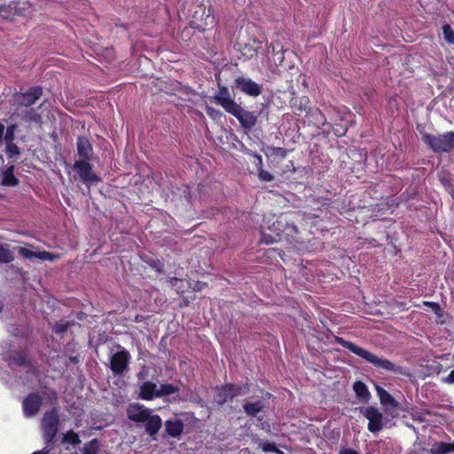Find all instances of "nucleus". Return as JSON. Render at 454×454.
Instances as JSON below:
<instances>
[{
	"label": "nucleus",
	"instance_id": "obj_1",
	"mask_svg": "<svg viewBox=\"0 0 454 454\" xmlns=\"http://www.w3.org/2000/svg\"><path fill=\"white\" fill-rule=\"evenodd\" d=\"M299 218L298 212H284L269 219V232L262 231L261 242L266 245L286 241L295 247L300 239V231L295 223Z\"/></svg>",
	"mask_w": 454,
	"mask_h": 454
},
{
	"label": "nucleus",
	"instance_id": "obj_2",
	"mask_svg": "<svg viewBox=\"0 0 454 454\" xmlns=\"http://www.w3.org/2000/svg\"><path fill=\"white\" fill-rule=\"evenodd\" d=\"M333 342L348 348L350 352L364 358L378 369L390 372L395 375H402L406 377L411 376V372L408 368L397 365L386 358L379 357L368 350L356 345L355 343L346 340L342 337L334 336Z\"/></svg>",
	"mask_w": 454,
	"mask_h": 454
},
{
	"label": "nucleus",
	"instance_id": "obj_3",
	"mask_svg": "<svg viewBox=\"0 0 454 454\" xmlns=\"http://www.w3.org/2000/svg\"><path fill=\"white\" fill-rule=\"evenodd\" d=\"M127 417L135 423H142L145 432L152 440H157V434L162 427L163 422L160 415L154 414L153 410L139 403H130L127 408Z\"/></svg>",
	"mask_w": 454,
	"mask_h": 454
},
{
	"label": "nucleus",
	"instance_id": "obj_4",
	"mask_svg": "<svg viewBox=\"0 0 454 454\" xmlns=\"http://www.w3.org/2000/svg\"><path fill=\"white\" fill-rule=\"evenodd\" d=\"M423 142L435 153H450L454 150V131L442 134H423Z\"/></svg>",
	"mask_w": 454,
	"mask_h": 454
},
{
	"label": "nucleus",
	"instance_id": "obj_5",
	"mask_svg": "<svg viewBox=\"0 0 454 454\" xmlns=\"http://www.w3.org/2000/svg\"><path fill=\"white\" fill-rule=\"evenodd\" d=\"M59 415L57 407L46 411L41 420L42 435L47 446H51L59 432Z\"/></svg>",
	"mask_w": 454,
	"mask_h": 454
},
{
	"label": "nucleus",
	"instance_id": "obj_6",
	"mask_svg": "<svg viewBox=\"0 0 454 454\" xmlns=\"http://www.w3.org/2000/svg\"><path fill=\"white\" fill-rule=\"evenodd\" d=\"M216 23L215 17L211 8H207L204 4L197 5L194 10L190 26L200 32H205L213 27Z\"/></svg>",
	"mask_w": 454,
	"mask_h": 454
},
{
	"label": "nucleus",
	"instance_id": "obj_7",
	"mask_svg": "<svg viewBox=\"0 0 454 454\" xmlns=\"http://www.w3.org/2000/svg\"><path fill=\"white\" fill-rule=\"evenodd\" d=\"M361 413L368 420L367 429L369 432L376 434L382 430L385 419L378 408L374 406L363 407Z\"/></svg>",
	"mask_w": 454,
	"mask_h": 454
},
{
	"label": "nucleus",
	"instance_id": "obj_8",
	"mask_svg": "<svg viewBox=\"0 0 454 454\" xmlns=\"http://www.w3.org/2000/svg\"><path fill=\"white\" fill-rule=\"evenodd\" d=\"M118 348L120 350L110 357V369L114 375H121L127 372L131 359V355L127 349L120 345Z\"/></svg>",
	"mask_w": 454,
	"mask_h": 454
},
{
	"label": "nucleus",
	"instance_id": "obj_9",
	"mask_svg": "<svg viewBox=\"0 0 454 454\" xmlns=\"http://www.w3.org/2000/svg\"><path fill=\"white\" fill-rule=\"evenodd\" d=\"M90 160H78L74 163V169L79 175L81 180L90 185L97 184L101 181L100 177L93 171Z\"/></svg>",
	"mask_w": 454,
	"mask_h": 454
},
{
	"label": "nucleus",
	"instance_id": "obj_10",
	"mask_svg": "<svg viewBox=\"0 0 454 454\" xmlns=\"http://www.w3.org/2000/svg\"><path fill=\"white\" fill-rule=\"evenodd\" d=\"M229 114L233 115L239 121L240 126L247 131H250L257 122L258 114L244 109L239 104Z\"/></svg>",
	"mask_w": 454,
	"mask_h": 454
},
{
	"label": "nucleus",
	"instance_id": "obj_11",
	"mask_svg": "<svg viewBox=\"0 0 454 454\" xmlns=\"http://www.w3.org/2000/svg\"><path fill=\"white\" fill-rule=\"evenodd\" d=\"M234 88L239 91L250 96L258 97L262 92V85L254 82L249 77L238 76L234 80Z\"/></svg>",
	"mask_w": 454,
	"mask_h": 454
},
{
	"label": "nucleus",
	"instance_id": "obj_12",
	"mask_svg": "<svg viewBox=\"0 0 454 454\" xmlns=\"http://www.w3.org/2000/svg\"><path fill=\"white\" fill-rule=\"evenodd\" d=\"M43 92L41 86H32L27 91L16 92L13 97L19 106L29 107L42 97Z\"/></svg>",
	"mask_w": 454,
	"mask_h": 454
},
{
	"label": "nucleus",
	"instance_id": "obj_13",
	"mask_svg": "<svg viewBox=\"0 0 454 454\" xmlns=\"http://www.w3.org/2000/svg\"><path fill=\"white\" fill-rule=\"evenodd\" d=\"M211 100L221 106L228 114L238 105L225 86H219L217 93L212 97Z\"/></svg>",
	"mask_w": 454,
	"mask_h": 454
},
{
	"label": "nucleus",
	"instance_id": "obj_14",
	"mask_svg": "<svg viewBox=\"0 0 454 454\" xmlns=\"http://www.w3.org/2000/svg\"><path fill=\"white\" fill-rule=\"evenodd\" d=\"M43 404V399L38 393L28 394L22 402V410L26 417H33L38 413Z\"/></svg>",
	"mask_w": 454,
	"mask_h": 454
},
{
	"label": "nucleus",
	"instance_id": "obj_15",
	"mask_svg": "<svg viewBox=\"0 0 454 454\" xmlns=\"http://www.w3.org/2000/svg\"><path fill=\"white\" fill-rule=\"evenodd\" d=\"M77 154L80 160H91L93 157V147L89 138L82 136L78 137L77 142Z\"/></svg>",
	"mask_w": 454,
	"mask_h": 454
},
{
	"label": "nucleus",
	"instance_id": "obj_16",
	"mask_svg": "<svg viewBox=\"0 0 454 454\" xmlns=\"http://www.w3.org/2000/svg\"><path fill=\"white\" fill-rule=\"evenodd\" d=\"M184 424L179 419H169L164 422L165 434L172 438H178L184 432Z\"/></svg>",
	"mask_w": 454,
	"mask_h": 454
},
{
	"label": "nucleus",
	"instance_id": "obj_17",
	"mask_svg": "<svg viewBox=\"0 0 454 454\" xmlns=\"http://www.w3.org/2000/svg\"><path fill=\"white\" fill-rule=\"evenodd\" d=\"M10 364L16 366H25L31 368L33 366L31 360L28 358L27 350L12 351L7 357Z\"/></svg>",
	"mask_w": 454,
	"mask_h": 454
},
{
	"label": "nucleus",
	"instance_id": "obj_18",
	"mask_svg": "<svg viewBox=\"0 0 454 454\" xmlns=\"http://www.w3.org/2000/svg\"><path fill=\"white\" fill-rule=\"evenodd\" d=\"M139 397L142 400L151 401L158 396V389L155 383L152 381L144 382L139 388Z\"/></svg>",
	"mask_w": 454,
	"mask_h": 454
},
{
	"label": "nucleus",
	"instance_id": "obj_19",
	"mask_svg": "<svg viewBox=\"0 0 454 454\" xmlns=\"http://www.w3.org/2000/svg\"><path fill=\"white\" fill-rule=\"evenodd\" d=\"M375 390L381 405L387 409L397 408L399 406V403L386 389L379 385H375Z\"/></svg>",
	"mask_w": 454,
	"mask_h": 454
},
{
	"label": "nucleus",
	"instance_id": "obj_20",
	"mask_svg": "<svg viewBox=\"0 0 454 454\" xmlns=\"http://www.w3.org/2000/svg\"><path fill=\"white\" fill-rule=\"evenodd\" d=\"M353 390L357 399L362 403H368L371 398V393L367 386L361 380H357L353 385Z\"/></svg>",
	"mask_w": 454,
	"mask_h": 454
},
{
	"label": "nucleus",
	"instance_id": "obj_21",
	"mask_svg": "<svg viewBox=\"0 0 454 454\" xmlns=\"http://www.w3.org/2000/svg\"><path fill=\"white\" fill-rule=\"evenodd\" d=\"M265 409V404L262 400H257L255 402H247L243 404L244 412L247 416L249 417H256L259 412L263 411Z\"/></svg>",
	"mask_w": 454,
	"mask_h": 454
},
{
	"label": "nucleus",
	"instance_id": "obj_22",
	"mask_svg": "<svg viewBox=\"0 0 454 454\" xmlns=\"http://www.w3.org/2000/svg\"><path fill=\"white\" fill-rule=\"evenodd\" d=\"M15 166L10 165L3 173V179L0 183L4 186H17L20 180L14 176Z\"/></svg>",
	"mask_w": 454,
	"mask_h": 454
},
{
	"label": "nucleus",
	"instance_id": "obj_23",
	"mask_svg": "<svg viewBox=\"0 0 454 454\" xmlns=\"http://www.w3.org/2000/svg\"><path fill=\"white\" fill-rule=\"evenodd\" d=\"M454 452V441L452 442H436L428 450L429 454H448Z\"/></svg>",
	"mask_w": 454,
	"mask_h": 454
},
{
	"label": "nucleus",
	"instance_id": "obj_24",
	"mask_svg": "<svg viewBox=\"0 0 454 454\" xmlns=\"http://www.w3.org/2000/svg\"><path fill=\"white\" fill-rule=\"evenodd\" d=\"M228 401H231V397L224 384L216 388V393L214 396V403L222 406Z\"/></svg>",
	"mask_w": 454,
	"mask_h": 454
},
{
	"label": "nucleus",
	"instance_id": "obj_25",
	"mask_svg": "<svg viewBox=\"0 0 454 454\" xmlns=\"http://www.w3.org/2000/svg\"><path fill=\"white\" fill-rule=\"evenodd\" d=\"M22 120L25 122H29V123L32 122V123L41 124L43 122L42 114H39L37 112V110H35V108H29L28 110H27L22 116Z\"/></svg>",
	"mask_w": 454,
	"mask_h": 454
},
{
	"label": "nucleus",
	"instance_id": "obj_26",
	"mask_svg": "<svg viewBox=\"0 0 454 454\" xmlns=\"http://www.w3.org/2000/svg\"><path fill=\"white\" fill-rule=\"evenodd\" d=\"M225 386L228 390L231 400H232L234 397L243 395L244 390L248 389L249 387L248 384L237 385L233 383H227L225 384Z\"/></svg>",
	"mask_w": 454,
	"mask_h": 454
},
{
	"label": "nucleus",
	"instance_id": "obj_27",
	"mask_svg": "<svg viewBox=\"0 0 454 454\" xmlns=\"http://www.w3.org/2000/svg\"><path fill=\"white\" fill-rule=\"evenodd\" d=\"M225 386L228 390L231 400H232L234 397L243 395L244 390L248 389L249 387L248 384L237 385L233 383H227L225 384Z\"/></svg>",
	"mask_w": 454,
	"mask_h": 454
},
{
	"label": "nucleus",
	"instance_id": "obj_28",
	"mask_svg": "<svg viewBox=\"0 0 454 454\" xmlns=\"http://www.w3.org/2000/svg\"><path fill=\"white\" fill-rule=\"evenodd\" d=\"M61 442L63 444H71L74 447L81 444V439L77 433L74 430H68L66 434H64Z\"/></svg>",
	"mask_w": 454,
	"mask_h": 454
},
{
	"label": "nucleus",
	"instance_id": "obj_29",
	"mask_svg": "<svg viewBox=\"0 0 454 454\" xmlns=\"http://www.w3.org/2000/svg\"><path fill=\"white\" fill-rule=\"evenodd\" d=\"M100 449V442L94 438L83 445L82 454H98Z\"/></svg>",
	"mask_w": 454,
	"mask_h": 454
},
{
	"label": "nucleus",
	"instance_id": "obj_30",
	"mask_svg": "<svg viewBox=\"0 0 454 454\" xmlns=\"http://www.w3.org/2000/svg\"><path fill=\"white\" fill-rule=\"evenodd\" d=\"M179 391V387L169 383L161 384L158 389V396L170 395Z\"/></svg>",
	"mask_w": 454,
	"mask_h": 454
},
{
	"label": "nucleus",
	"instance_id": "obj_31",
	"mask_svg": "<svg viewBox=\"0 0 454 454\" xmlns=\"http://www.w3.org/2000/svg\"><path fill=\"white\" fill-rule=\"evenodd\" d=\"M5 143H6L5 152H6L8 159H12L15 156H18L20 154V149L14 143V141H5Z\"/></svg>",
	"mask_w": 454,
	"mask_h": 454
},
{
	"label": "nucleus",
	"instance_id": "obj_32",
	"mask_svg": "<svg viewBox=\"0 0 454 454\" xmlns=\"http://www.w3.org/2000/svg\"><path fill=\"white\" fill-rule=\"evenodd\" d=\"M73 322L69 321H59L56 322L54 326L52 327V332L56 334L62 335L67 332L70 326L73 325Z\"/></svg>",
	"mask_w": 454,
	"mask_h": 454
},
{
	"label": "nucleus",
	"instance_id": "obj_33",
	"mask_svg": "<svg viewBox=\"0 0 454 454\" xmlns=\"http://www.w3.org/2000/svg\"><path fill=\"white\" fill-rule=\"evenodd\" d=\"M14 259L12 253L3 244H0V263H9Z\"/></svg>",
	"mask_w": 454,
	"mask_h": 454
},
{
	"label": "nucleus",
	"instance_id": "obj_34",
	"mask_svg": "<svg viewBox=\"0 0 454 454\" xmlns=\"http://www.w3.org/2000/svg\"><path fill=\"white\" fill-rule=\"evenodd\" d=\"M18 128L16 123H12L7 126L6 132L4 134V141H14L15 139V131Z\"/></svg>",
	"mask_w": 454,
	"mask_h": 454
},
{
	"label": "nucleus",
	"instance_id": "obj_35",
	"mask_svg": "<svg viewBox=\"0 0 454 454\" xmlns=\"http://www.w3.org/2000/svg\"><path fill=\"white\" fill-rule=\"evenodd\" d=\"M269 150L270 151L271 155L275 158L283 160L287 156V150L283 147L271 146Z\"/></svg>",
	"mask_w": 454,
	"mask_h": 454
},
{
	"label": "nucleus",
	"instance_id": "obj_36",
	"mask_svg": "<svg viewBox=\"0 0 454 454\" xmlns=\"http://www.w3.org/2000/svg\"><path fill=\"white\" fill-rule=\"evenodd\" d=\"M18 253L26 259L38 258V252H34L27 247H19Z\"/></svg>",
	"mask_w": 454,
	"mask_h": 454
},
{
	"label": "nucleus",
	"instance_id": "obj_37",
	"mask_svg": "<svg viewBox=\"0 0 454 454\" xmlns=\"http://www.w3.org/2000/svg\"><path fill=\"white\" fill-rule=\"evenodd\" d=\"M257 176L260 181L262 182H271L274 180V176L263 169V168L257 169Z\"/></svg>",
	"mask_w": 454,
	"mask_h": 454
},
{
	"label": "nucleus",
	"instance_id": "obj_38",
	"mask_svg": "<svg viewBox=\"0 0 454 454\" xmlns=\"http://www.w3.org/2000/svg\"><path fill=\"white\" fill-rule=\"evenodd\" d=\"M260 448L264 452H279L274 442H263L260 443Z\"/></svg>",
	"mask_w": 454,
	"mask_h": 454
},
{
	"label": "nucleus",
	"instance_id": "obj_39",
	"mask_svg": "<svg viewBox=\"0 0 454 454\" xmlns=\"http://www.w3.org/2000/svg\"><path fill=\"white\" fill-rule=\"evenodd\" d=\"M206 113L210 118L214 120H216L223 115V113L220 110L208 106L206 107Z\"/></svg>",
	"mask_w": 454,
	"mask_h": 454
},
{
	"label": "nucleus",
	"instance_id": "obj_40",
	"mask_svg": "<svg viewBox=\"0 0 454 454\" xmlns=\"http://www.w3.org/2000/svg\"><path fill=\"white\" fill-rule=\"evenodd\" d=\"M283 45L278 39L272 41L269 45V51L272 53L282 51Z\"/></svg>",
	"mask_w": 454,
	"mask_h": 454
},
{
	"label": "nucleus",
	"instance_id": "obj_41",
	"mask_svg": "<svg viewBox=\"0 0 454 454\" xmlns=\"http://www.w3.org/2000/svg\"><path fill=\"white\" fill-rule=\"evenodd\" d=\"M150 266L159 273H163L164 271V262L161 260H153L150 262Z\"/></svg>",
	"mask_w": 454,
	"mask_h": 454
},
{
	"label": "nucleus",
	"instance_id": "obj_42",
	"mask_svg": "<svg viewBox=\"0 0 454 454\" xmlns=\"http://www.w3.org/2000/svg\"><path fill=\"white\" fill-rule=\"evenodd\" d=\"M247 153V155L252 156L256 159L255 165H256L257 169L263 167L262 157L258 153L253 152V151H248Z\"/></svg>",
	"mask_w": 454,
	"mask_h": 454
},
{
	"label": "nucleus",
	"instance_id": "obj_43",
	"mask_svg": "<svg viewBox=\"0 0 454 454\" xmlns=\"http://www.w3.org/2000/svg\"><path fill=\"white\" fill-rule=\"evenodd\" d=\"M12 13V8L10 5L0 4V16L8 19Z\"/></svg>",
	"mask_w": 454,
	"mask_h": 454
},
{
	"label": "nucleus",
	"instance_id": "obj_44",
	"mask_svg": "<svg viewBox=\"0 0 454 454\" xmlns=\"http://www.w3.org/2000/svg\"><path fill=\"white\" fill-rule=\"evenodd\" d=\"M443 34H444V37L445 39L449 42V41H451V38H453L454 36V32L452 31L451 27L450 25H444L443 27Z\"/></svg>",
	"mask_w": 454,
	"mask_h": 454
},
{
	"label": "nucleus",
	"instance_id": "obj_45",
	"mask_svg": "<svg viewBox=\"0 0 454 454\" xmlns=\"http://www.w3.org/2000/svg\"><path fill=\"white\" fill-rule=\"evenodd\" d=\"M348 129L346 127H342L340 125H336L333 127V132L337 137H342L346 134Z\"/></svg>",
	"mask_w": 454,
	"mask_h": 454
},
{
	"label": "nucleus",
	"instance_id": "obj_46",
	"mask_svg": "<svg viewBox=\"0 0 454 454\" xmlns=\"http://www.w3.org/2000/svg\"><path fill=\"white\" fill-rule=\"evenodd\" d=\"M56 256L47 251L38 252V259L41 260H48V261H53Z\"/></svg>",
	"mask_w": 454,
	"mask_h": 454
},
{
	"label": "nucleus",
	"instance_id": "obj_47",
	"mask_svg": "<svg viewBox=\"0 0 454 454\" xmlns=\"http://www.w3.org/2000/svg\"><path fill=\"white\" fill-rule=\"evenodd\" d=\"M273 61L278 65H281L284 60V49L282 51L272 53Z\"/></svg>",
	"mask_w": 454,
	"mask_h": 454
},
{
	"label": "nucleus",
	"instance_id": "obj_48",
	"mask_svg": "<svg viewBox=\"0 0 454 454\" xmlns=\"http://www.w3.org/2000/svg\"><path fill=\"white\" fill-rule=\"evenodd\" d=\"M424 305L431 308L435 313H437L441 309V307H440L439 303H437V302L424 301Z\"/></svg>",
	"mask_w": 454,
	"mask_h": 454
},
{
	"label": "nucleus",
	"instance_id": "obj_49",
	"mask_svg": "<svg viewBox=\"0 0 454 454\" xmlns=\"http://www.w3.org/2000/svg\"><path fill=\"white\" fill-rule=\"evenodd\" d=\"M416 129L419 132L420 136H421V140L423 141V134H428L427 131H426V126L424 124H417L416 126Z\"/></svg>",
	"mask_w": 454,
	"mask_h": 454
},
{
	"label": "nucleus",
	"instance_id": "obj_50",
	"mask_svg": "<svg viewBox=\"0 0 454 454\" xmlns=\"http://www.w3.org/2000/svg\"><path fill=\"white\" fill-rule=\"evenodd\" d=\"M309 102V99L308 97H302L301 98V106L299 107V109L301 111L302 110H306V105Z\"/></svg>",
	"mask_w": 454,
	"mask_h": 454
},
{
	"label": "nucleus",
	"instance_id": "obj_51",
	"mask_svg": "<svg viewBox=\"0 0 454 454\" xmlns=\"http://www.w3.org/2000/svg\"><path fill=\"white\" fill-rule=\"evenodd\" d=\"M444 382H446L448 384H454V369L444 379Z\"/></svg>",
	"mask_w": 454,
	"mask_h": 454
},
{
	"label": "nucleus",
	"instance_id": "obj_52",
	"mask_svg": "<svg viewBox=\"0 0 454 454\" xmlns=\"http://www.w3.org/2000/svg\"><path fill=\"white\" fill-rule=\"evenodd\" d=\"M340 454H359V453L353 449L347 448V449L341 450L340 451Z\"/></svg>",
	"mask_w": 454,
	"mask_h": 454
},
{
	"label": "nucleus",
	"instance_id": "obj_53",
	"mask_svg": "<svg viewBox=\"0 0 454 454\" xmlns=\"http://www.w3.org/2000/svg\"><path fill=\"white\" fill-rule=\"evenodd\" d=\"M49 447L50 446L46 445L43 450L34 451L32 454H49L50 450H51V449Z\"/></svg>",
	"mask_w": 454,
	"mask_h": 454
},
{
	"label": "nucleus",
	"instance_id": "obj_54",
	"mask_svg": "<svg viewBox=\"0 0 454 454\" xmlns=\"http://www.w3.org/2000/svg\"><path fill=\"white\" fill-rule=\"evenodd\" d=\"M4 125L0 122V143L3 141L4 134Z\"/></svg>",
	"mask_w": 454,
	"mask_h": 454
},
{
	"label": "nucleus",
	"instance_id": "obj_55",
	"mask_svg": "<svg viewBox=\"0 0 454 454\" xmlns=\"http://www.w3.org/2000/svg\"><path fill=\"white\" fill-rule=\"evenodd\" d=\"M178 279L176 278H168V281L171 284V285H174L175 282H176Z\"/></svg>",
	"mask_w": 454,
	"mask_h": 454
},
{
	"label": "nucleus",
	"instance_id": "obj_56",
	"mask_svg": "<svg viewBox=\"0 0 454 454\" xmlns=\"http://www.w3.org/2000/svg\"><path fill=\"white\" fill-rule=\"evenodd\" d=\"M137 379L139 380H144L145 379V373L143 372H138L137 373Z\"/></svg>",
	"mask_w": 454,
	"mask_h": 454
},
{
	"label": "nucleus",
	"instance_id": "obj_57",
	"mask_svg": "<svg viewBox=\"0 0 454 454\" xmlns=\"http://www.w3.org/2000/svg\"><path fill=\"white\" fill-rule=\"evenodd\" d=\"M4 309V304L3 302L0 301V312L3 310Z\"/></svg>",
	"mask_w": 454,
	"mask_h": 454
},
{
	"label": "nucleus",
	"instance_id": "obj_58",
	"mask_svg": "<svg viewBox=\"0 0 454 454\" xmlns=\"http://www.w3.org/2000/svg\"><path fill=\"white\" fill-rule=\"evenodd\" d=\"M257 419H258L259 421H262V417H258V418H257Z\"/></svg>",
	"mask_w": 454,
	"mask_h": 454
},
{
	"label": "nucleus",
	"instance_id": "obj_59",
	"mask_svg": "<svg viewBox=\"0 0 454 454\" xmlns=\"http://www.w3.org/2000/svg\"><path fill=\"white\" fill-rule=\"evenodd\" d=\"M325 205L331 206V205H332V203H331V202H328V203H325Z\"/></svg>",
	"mask_w": 454,
	"mask_h": 454
},
{
	"label": "nucleus",
	"instance_id": "obj_60",
	"mask_svg": "<svg viewBox=\"0 0 454 454\" xmlns=\"http://www.w3.org/2000/svg\"><path fill=\"white\" fill-rule=\"evenodd\" d=\"M4 198V195L0 193V200Z\"/></svg>",
	"mask_w": 454,
	"mask_h": 454
}]
</instances>
